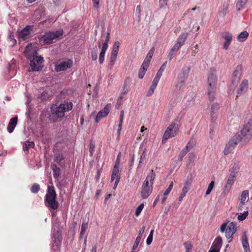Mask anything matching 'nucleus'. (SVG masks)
Segmentation results:
<instances>
[{
    "instance_id": "f257e3e1",
    "label": "nucleus",
    "mask_w": 252,
    "mask_h": 252,
    "mask_svg": "<svg viewBox=\"0 0 252 252\" xmlns=\"http://www.w3.org/2000/svg\"><path fill=\"white\" fill-rule=\"evenodd\" d=\"M72 106V103L68 101H65L64 103H61L59 106H52L51 107L49 120L53 123L61 121L64 117V113L71 110Z\"/></svg>"
},
{
    "instance_id": "f03ea898",
    "label": "nucleus",
    "mask_w": 252,
    "mask_h": 252,
    "mask_svg": "<svg viewBox=\"0 0 252 252\" xmlns=\"http://www.w3.org/2000/svg\"><path fill=\"white\" fill-rule=\"evenodd\" d=\"M217 76L216 69L211 68L208 74L207 80V90L210 100L213 101L215 99V93L217 89Z\"/></svg>"
},
{
    "instance_id": "7ed1b4c3",
    "label": "nucleus",
    "mask_w": 252,
    "mask_h": 252,
    "mask_svg": "<svg viewBox=\"0 0 252 252\" xmlns=\"http://www.w3.org/2000/svg\"><path fill=\"white\" fill-rule=\"evenodd\" d=\"M235 138H237L241 145L249 142L252 138V121L246 124L240 132L235 135Z\"/></svg>"
},
{
    "instance_id": "20e7f679",
    "label": "nucleus",
    "mask_w": 252,
    "mask_h": 252,
    "mask_svg": "<svg viewBox=\"0 0 252 252\" xmlns=\"http://www.w3.org/2000/svg\"><path fill=\"white\" fill-rule=\"evenodd\" d=\"M155 177V173L153 170H151L150 173L147 175L142 186L141 196L143 199L147 198L151 193L153 190V181Z\"/></svg>"
},
{
    "instance_id": "39448f33",
    "label": "nucleus",
    "mask_w": 252,
    "mask_h": 252,
    "mask_svg": "<svg viewBox=\"0 0 252 252\" xmlns=\"http://www.w3.org/2000/svg\"><path fill=\"white\" fill-rule=\"evenodd\" d=\"M56 197L57 194L54 187L52 186H49L45 196V206L53 210H56L59 207V203L56 200Z\"/></svg>"
},
{
    "instance_id": "423d86ee",
    "label": "nucleus",
    "mask_w": 252,
    "mask_h": 252,
    "mask_svg": "<svg viewBox=\"0 0 252 252\" xmlns=\"http://www.w3.org/2000/svg\"><path fill=\"white\" fill-rule=\"evenodd\" d=\"M63 31L62 30L47 32L39 38V43L42 45L50 44L54 42V40L56 41L60 36L63 35Z\"/></svg>"
},
{
    "instance_id": "0eeeda50",
    "label": "nucleus",
    "mask_w": 252,
    "mask_h": 252,
    "mask_svg": "<svg viewBox=\"0 0 252 252\" xmlns=\"http://www.w3.org/2000/svg\"><path fill=\"white\" fill-rule=\"evenodd\" d=\"M236 223L231 222L227 225V223L225 222L222 224L220 227L221 232H225V236L227 239L232 238L233 235L236 231Z\"/></svg>"
},
{
    "instance_id": "6e6552de",
    "label": "nucleus",
    "mask_w": 252,
    "mask_h": 252,
    "mask_svg": "<svg viewBox=\"0 0 252 252\" xmlns=\"http://www.w3.org/2000/svg\"><path fill=\"white\" fill-rule=\"evenodd\" d=\"M178 125L174 123H171L165 131L162 137V142H164L167 139L176 136L178 133Z\"/></svg>"
},
{
    "instance_id": "1a4fd4ad",
    "label": "nucleus",
    "mask_w": 252,
    "mask_h": 252,
    "mask_svg": "<svg viewBox=\"0 0 252 252\" xmlns=\"http://www.w3.org/2000/svg\"><path fill=\"white\" fill-rule=\"evenodd\" d=\"M190 68L189 67H185L182 69L179 73L177 78V82L176 85V89L180 90L184 85L189 72Z\"/></svg>"
},
{
    "instance_id": "9d476101",
    "label": "nucleus",
    "mask_w": 252,
    "mask_h": 252,
    "mask_svg": "<svg viewBox=\"0 0 252 252\" xmlns=\"http://www.w3.org/2000/svg\"><path fill=\"white\" fill-rule=\"evenodd\" d=\"M30 67L29 71H35L41 69L43 66V58L41 57L36 56L35 58L30 60Z\"/></svg>"
},
{
    "instance_id": "9b49d317",
    "label": "nucleus",
    "mask_w": 252,
    "mask_h": 252,
    "mask_svg": "<svg viewBox=\"0 0 252 252\" xmlns=\"http://www.w3.org/2000/svg\"><path fill=\"white\" fill-rule=\"evenodd\" d=\"M72 64L73 62L70 59H66L64 61H60L56 63L55 65V70L57 71H64L67 68L71 67Z\"/></svg>"
},
{
    "instance_id": "f8f14e48",
    "label": "nucleus",
    "mask_w": 252,
    "mask_h": 252,
    "mask_svg": "<svg viewBox=\"0 0 252 252\" xmlns=\"http://www.w3.org/2000/svg\"><path fill=\"white\" fill-rule=\"evenodd\" d=\"M237 140L238 139L237 138H235V136L234 135L226 144L223 151V153L225 155L230 154L235 149L236 146L238 143H240V142Z\"/></svg>"
},
{
    "instance_id": "ddd939ff",
    "label": "nucleus",
    "mask_w": 252,
    "mask_h": 252,
    "mask_svg": "<svg viewBox=\"0 0 252 252\" xmlns=\"http://www.w3.org/2000/svg\"><path fill=\"white\" fill-rule=\"evenodd\" d=\"M110 32H107L106 40L105 42L102 44V47L101 48V52L99 56V63L100 64H102L103 63L105 54L108 47V42L110 39Z\"/></svg>"
},
{
    "instance_id": "4468645a",
    "label": "nucleus",
    "mask_w": 252,
    "mask_h": 252,
    "mask_svg": "<svg viewBox=\"0 0 252 252\" xmlns=\"http://www.w3.org/2000/svg\"><path fill=\"white\" fill-rule=\"evenodd\" d=\"M111 107V105L110 103L107 104L104 108L100 111L96 115L95 118V122L97 123L99 122V121L103 118L107 116L109 113L110 109Z\"/></svg>"
},
{
    "instance_id": "2eb2a0df",
    "label": "nucleus",
    "mask_w": 252,
    "mask_h": 252,
    "mask_svg": "<svg viewBox=\"0 0 252 252\" xmlns=\"http://www.w3.org/2000/svg\"><path fill=\"white\" fill-rule=\"evenodd\" d=\"M242 70V65H238L236 66V69L234 71L233 74V79L232 80V84L236 86L239 82L240 77L241 76V72Z\"/></svg>"
},
{
    "instance_id": "dca6fc26",
    "label": "nucleus",
    "mask_w": 252,
    "mask_h": 252,
    "mask_svg": "<svg viewBox=\"0 0 252 252\" xmlns=\"http://www.w3.org/2000/svg\"><path fill=\"white\" fill-rule=\"evenodd\" d=\"M32 26H27L22 30L18 32V36L19 38L26 40L29 38L31 31L32 30Z\"/></svg>"
},
{
    "instance_id": "f3484780",
    "label": "nucleus",
    "mask_w": 252,
    "mask_h": 252,
    "mask_svg": "<svg viewBox=\"0 0 252 252\" xmlns=\"http://www.w3.org/2000/svg\"><path fill=\"white\" fill-rule=\"evenodd\" d=\"M25 53L29 60L38 56L36 51L32 45H28L26 47Z\"/></svg>"
},
{
    "instance_id": "a211bd4d",
    "label": "nucleus",
    "mask_w": 252,
    "mask_h": 252,
    "mask_svg": "<svg viewBox=\"0 0 252 252\" xmlns=\"http://www.w3.org/2000/svg\"><path fill=\"white\" fill-rule=\"evenodd\" d=\"M222 37L225 40L224 43L223 48L225 50H227L232 40V35L229 32H225L222 34Z\"/></svg>"
},
{
    "instance_id": "6ab92c4d",
    "label": "nucleus",
    "mask_w": 252,
    "mask_h": 252,
    "mask_svg": "<svg viewBox=\"0 0 252 252\" xmlns=\"http://www.w3.org/2000/svg\"><path fill=\"white\" fill-rule=\"evenodd\" d=\"M219 107V104L217 103L213 104L211 107V119L213 122L217 119L216 113Z\"/></svg>"
},
{
    "instance_id": "aec40b11",
    "label": "nucleus",
    "mask_w": 252,
    "mask_h": 252,
    "mask_svg": "<svg viewBox=\"0 0 252 252\" xmlns=\"http://www.w3.org/2000/svg\"><path fill=\"white\" fill-rule=\"evenodd\" d=\"M222 244V238L220 236H218L214 240L211 248L220 251Z\"/></svg>"
},
{
    "instance_id": "412c9836",
    "label": "nucleus",
    "mask_w": 252,
    "mask_h": 252,
    "mask_svg": "<svg viewBox=\"0 0 252 252\" xmlns=\"http://www.w3.org/2000/svg\"><path fill=\"white\" fill-rule=\"evenodd\" d=\"M17 121L18 118L17 117L12 118L10 119L7 126V130L9 133L13 132L17 125Z\"/></svg>"
},
{
    "instance_id": "4be33fe9",
    "label": "nucleus",
    "mask_w": 252,
    "mask_h": 252,
    "mask_svg": "<svg viewBox=\"0 0 252 252\" xmlns=\"http://www.w3.org/2000/svg\"><path fill=\"white\" fill-rule=\"evenodd\" d=\"M118 177H120V179L121 178L120 170L117 164H115L111 174V182H113L115 179L117 180Z\"/></svg>"
},
{
    "instance_id": "5701e85b",
    "label": "nucleus",
    "mask_w": 252,
    "mask_h": 252,
    "mask_svg": "<svg viewBox=\"0 0 252 252\" xmlns=\"http://www.w3.org/2000/svg\"><path fill=\"white\" fill-rule=\"evenodd\" d=\"M242 242L243 247L245 250V252H251L248 237L246 233H244L242 236Z\"/></svg>"
},
{
    "instance_id": "b1692460",
    "label": "nucleus",
    "mask_w": 252,
    "mask_h": 252,
    "mask_svg": "<svg viewBox=\"0 0 252 252\" xmlns=\"http://www.w3.org/2000/svg\"><path fill=\"white\" fill-rule=\"evenodd\" d=\"M248 87V81L247 80H244L240 85L238 91V94H241L247 90Z\"/></svg>"
},
{
    "instance_id": "393cba45",
    "label": "nucleus",
    "mask_w": 252,
    "mask_h": 252,
    "mask_svg": "<svg viewBox=\"0 0 252 252\" xmlns=\"http://www.w3.org/2000/svg\"><path fill=\"white\" fill-rule=\"evenodd\" d=\"M249 200V191L248 190H244L240 196V202L246 203Z\"/></svg>"
},
{
    "instance_id": "a878e982",
    "label": "nucleus",
    "mask_w": 252,
    "mask_h": 252,
    "mask_svg": "<svg viewBox=\"0 0 252 252\" xmlns=\"http://www.w3.org/2000/svg\"><path fill=\"white\" fill-rule=\"evenodd\" d=\"M153 55V51H152V50H150L143 63L144 66L146 67V65H149Z\"/></svg>"
},
{
    "instance_id": "bb28decb",
    "label": "nucleus",
    "mask_w": 252,
    "mask_h": 252,
    "mask_svg": "<svg viewBox=\"0 0 252 252\" xmlns=\"http://www.w3.org/2000/svg\"><path fill=\"white\" fill-rule=\"evenodd\" d=\"M248 0H238L236 4L237 10L238 11H240L243 9L245 7Z\"/></svg>"
},
{
    "instance_id": "cd10ccee",
    "label": "nucleus",
    "mask_w": 252,
    "mask_h": 252,
    "mask_svg": "<svg viewBox=\"0 0 252 252\" xmlns=\"http://www.w3.org/2000/svg\"><path fill=\"white\" fill-rule=\"evenodd\" d=\"M188 35L187 33H185L181 35L177 39L176 43L181 46L183 45L187 38Z\"/></svg>"
},
{
    "instance_id": "c85d7f7f",
    "label": "nucleus",
    "mask_w": 252,
    "mask_h": 252,
    "mask_svg": "<svg viewBox=\"0 0 252 252\" xmlns=\"http://www.w3.org/2000/svg\"><path fill=\"white\" fill-rule=\"evenodd\" d=\"M248 36L249 33L247 31H244L238 35L237 39L240 42H243L246 40Z\"/></svg>"
},
{
    "instance_id": "c756f323",
    "label": "nucleus",
    "mask_w": 252,
    "mask_h": 252,
    "mask_svg": "<svg viewBox=\"0 0 252 252\" xmlns=\"http://www.w3.org/2000/svg\"><path fill=\"white\" fill-rule=\"evenodd\" d=\"M196 143V140L194 138H191L184 149H187V151L189 152L195 146Z\"/></svg>"
},
{
    "instance_id": "7c9ffc66",
    "label": "nucleus",
    "mask_w": 252,
    "mask_h": 252,
    "mask_svg": "<svg viewBox=\"0 0 252 252\" xmlns=\"http://www.w3.org/2000/svg\"><path fill=\"white\" fill-rule=\"evenodd\" d=\"M51 168L53 171L54 177L57 179L60 175V168L58 167L56 164L51 165Z\"/></svg>"
},
{
    "instance_id": "2f4dec72",
    "label": "nucleus",
    "mask_w": 252,
    "mask_h": 252,
    "mask_svg": "<svg viewBox=\"0 0 252 252\" xmlns=\"http://www.w3.org/2000/svg\"><path fill=\"white\" fill-rule=\"evenodd\" d=\"M236 172H231L229 175V176L228 177L226 183L232 186L234 182V179L236 177Z\"/></svg>"
},
{
    "instance_id": "473e14b6",
    "label": "nucleus",
    "mask_w": 252,
    "mask_h": 252,
    "mask_svg": "<svg viewBox=\"0 0 252 252\" xmlns=\"http://www.w3.org/2000/svg\"><path fill=\"white\" fill-rule=\"evenodd\" d=\"M228 4L227 3H224L222 5L219 12V15L221 17H224L226 14L227 9L228 8Z\"/></svg>"
},
{
    "instance_id": "72a5a7b5",
    "label": "nucleus",
    "mask_w": 252,
    "mask_h": 252,
    "mask_svg": "<svg viewBox=\"0 0 252 252\" xmlns=\"http://www.w3.org/2000/svg\"><path fill=\"white\" fill-rule=\"evenodd\" d=\"M63 159V156L62 153H58L55 155L54 161L58 164L61 165L62 161Z\"/></svg>"
},
{
    "instance_id": "f704fd0d",
    "label": "nucleus",
    "mask_w": 252,
    "mask_h": 252,
    "mask_svg": "<svg viewBox=\"0 0 252 252\" xmlns=\"http://www.w3.org/2000/svg\"><path fill=\"white\" fill-rule=\"evenodd\" d=\"M34 146V142L32 141H27L23 146L24 151H28L30 148H33Z\"/></svg>"
},
{
    "instance_id": "c9c22d12",
    "label": "nucleus",
    "mask_w": 252,
    "mask_h": 252,
    "mask_svg": "<svg viewBox=\"0 0 252 252\" xmlns=\"http://www.w3.org/2000/svg\"><path fill=\"white\" fill-rule=\"evenodd\" d=\"M166 63H167V62H165L160 67V69L158 70V71L157 74H156V76L155 78H157L158 79H160V77L162 75V72L164 71L165 67H166Z\"/></svg>"
},
{
    "instance_id": "e433bc0d",
    "label": "nucleus",
    "mask_w": 252,
    "mask_h": 252,
    "mask_svg": "<svg viewBox=\"0 0 252 252\" xmlns=\"http://www.w3.org/2000/svg\"><path fill=\"white\" fill-rule=\"evenodd\" d=\"M91 57L93 61H96L97 59V48L94 47L91 52Z\"/></svg>"
},
{
    "instance_id": "4c0bfd02",
    "label": "nucleus",
    "mask_w": 252,
    "mask_h": 252,
    "mask_svg": "<svg viewBox=\"0 0 252 252\" xmlns=\"http://www.w3.org/2000/svg\"><path fill=\"white\" fill-rule=\"evenodd\" d=\"M149 65H146V67L143 66V63L142 64L141 68L142 70H140L139 72L138 77L140 79H142L145 74L146 71L147 70Z\"/></svg>"
},
{
    "instance_id": "58836bf2",
    "label": "nucleus",
    "mask_w": 252,
    "mask_h": 252,
    "mask_svg": "<svg viewBox=\"0 0 252 252\" xmlns=\"http://www.w3.org/2000/svg\"><path fill=\"white\" fill-rule=\"evenodd\" d=\"M61 245V241L59 239H55L53 244L52 248L55 251L58 250Z\"/></svg>"
},
{
    "instance_id": "ea45409f",
    "label": "nucleus",
    "mask_w": 252,
    "mask_h": 252,
    "mask_svg": "<svg viewBox=\"0 0 252 252\" xmlns=\"http://www.w3.org/2000/svg\"><path fill=\"white\" fill-rule=\"evenodd\" d=\"M87 227H88V223L86 222L85 221H83L82 226H81V232H80V237L81 238H82L83 235L86 232Z\"/></svg>"
},
{
    "instance_id": "a19ab883",
    "label": "nucleus",
    "mask_w": 252,
    "mask_h": 252,
    "mask_svg": "<svg viewBox=\"0 0 252 252\" xmlns=\"http://www.w3.org/2000/svg\"><path fill=\"white\" fill-rule=\"evenodd\" d=\"M146 149H145L144 150V151L143 152L142 155H141V157H140V160H139V164H138V165L137 166V168L138 169H139L141 168V164L143 163V162L146 159Z\"/></svg>"
},
{
    "instance_id": "79ce46f5",
    "label": "nucleus",
    "mask_w": 252,
    "mask_h": 252,
    "mask_svg": "<svg viewBox=\"0 0 252 252\" xmlns=\"http://www.w3.org/2000/svg\"><path fill=\"white\" fill-rule=\"evenodd\" d=\"M141 240V238H140V237H136L131 252H136L135 250L137 248Z\"/></svg>"
},
{
    "instance_id": "37998d69",
    "label": "nucleus",
    "mask_w": 252,
    "mask_h": 252,
    "mask_svg": "<svg viewBox=\"0 0 252 252\" xmlns=\"http://www.w3.org/2000/svg\"><path fill=\"white\" fill-rule=\"evenodd\" d=\"M40 189V186L38 184H34L31 188V191L32 193H37Z\"/></svg>"
},
{
    "instance_id": "c03bdc74",
    "label": "nucleus",
    "mask_w": 252,
    "mask_h": 252,
    "mask_svg": "<svg viewBox=\"0 0 252 252\" xmlns=\"http://www.w3.org/2000/svg\"><path fill=\"white\" fill-rule=\"evenodd\" d=\"M159 81V79L155 78L152 82V85L150 86V89L152 91H155V90L156 89Z\"/></svg>"
},
{
    "instance_id": "a18cd8bd",
    "label": "nucleus",
    "mask_w": 252,
    "mask_h": 252,
    "mask_svg": "<svg viewBox=\"0 0 252 252\" xmlns=\"http://www.w3.org/2000/svg\"><path fill=\"white\" fill-rule=\"evenodd\" d=\"M154 232V230L152 229L151 231L150 234L147 239L146 243L148 245H150L152 242Z\"/></svg>"
},
{
    "instance_id": "49530a36",
    "label": "nucleus",
    "mask_w": 252,
    "mask_h": 252,
    "mask_svg": "<svg viewBox=\"0 0 252 252\" xmlns=\"http://www.w3.org/2000/svg\"><path fill=\"white\" fill-rule=\"evenodd\" d=\"M248 214H249L248 211H246L244 212L243 214H241V215H238V216L237 217V219L239 220H241V221L244 220L247 217V216H248Z\"/></svg>"
},
{
    "instance_id": "de8ad7c7",
    "label": "nucleus",
    "mask_w": 252,
    "mask_h": 252,
    "mask_svg": "<svg viewBox=\"0 0 252 252\" xmlns=\"http://www.w3.org/2000/svg\"><path fill=\"white\" fill-rule=\"evenodd\" d=\"M188 152L187 149H183L180 153L178 160L179 161H181L183 157L187 154Z\"/></svg>"
},
{
    "instance_id": "09e8293b",
    "label": "nucleus",
    "mask_w": 252,
    "mask_h": 252,
    "mask_svg": "<svg viewBox=\"0 0 252 252\" xmlns=\"http://www.w3.org/2000/svg\"><path fill=\"white\" fill-rule=\"evenodd\" d=\"M144 204L141 203L137 207V208L136 209L135 213V215L136 216H138L140 214L142 210L144 208Z\"/></svg>"
},
{
    "instance_id": "8fccbe9b",
    "label": "nucleus",
    "mask_w": 252,
    "mask_h": 252,
    "mask_svg": "<svg viewBox=\"0 0 252 252\" xmlns=\"http://www.w3.org/2000/svg\"><path fill=\"white\" fill-rule=\"evenodd\" d=\"M94 147H95L94 143L93 141H91L90 142V145H89V152H90V155L91 156H93V153L94 150Z\"/></svg>"
},
{
    "instance_id": "3c124183",
    "label": "nucleus",
    "mask_w": 252,
    "mask_h": 252,
    "mask_svg": "<svg viewBox=\"0 0 252 252\" xmlns=\"http://www.w3.org/2000/svg\"><path fill=\"white\" fill-rule=\"evenodd\" d=\"M214 184H215V183H214V181H211V183L209 184V185L205 193L206 195H207L210 193L213 188H214Z\"/></svg>"
},
{
    "instance_id": "603ef678",
    "label": "nucleus",
    "mask_w": 252,
    "mask_h": 252,
    "mask_svg": "<svg viewBox=\"0 0 252 252\" xmlns=\"http://www.w3.org/2000/svg\"><path fill=\"white\" fill-rule=\"evenodd\" d=\"M184 245L186 248V252H189L192 248V245L190 242H186L184 243Z\"/></svg>"
},
{
    "instance_id": "864d4df0",
    "label": "nucleus",
    "mask_w": 252,
    "mask_h": 252,
    "mask_svg": "<svg viewBox=\"0 0 252 252\" xmlns=\"http://www.w3.org/2000/svg\"><path fill=\"white\" fill-rule=\"evenodd\" d=\"M173 187V183L172 182H171L170 184L169 185L168 188L166 189V190L165 191L164 193V196H167L168 195V194L170 193V191L172 189Z\"/></svg>"
},
{
    "instance_id": "5fc2aeb1",
    "label": "nucleus",
    "mask_w": 252,
    "mask_h": 252,
    "mask_svg": "<svg viewBox=\"0 0 252 252\" xmlns=\"http://www.w3.org/2000/svg\"><path fill=\"white\" fill-rule=\"evenodd\" d=\"M117 56H116V55L111 54V56H110V67H112L113 66V65L115 63V62L116 61Z\"/></svg>"
},
{
    "instance_id": "6e6d98bb",
    "label": "nucleus",
    "mask_w": 252,
    "mask_h": 252,
    "mask_svg": "<svg viewBox=\"0 0 252 252\" xmlns=\"http://www.w3.org/2000/svg\"><path fill=\"white\" fill-rule=\"evenodd\" d=\"M117 56H116V55L111 54V56H110V67H112L113 66V65L115 63V62L116 61Z\"/></svg>"
},
{
    "instance_id": "4d7b16f0",
    "label": "nucleus",
    "mask_w": 252,
    "mask_h": 252,
    "mask_svg": "<svg viewBox=\"0 0 252 252\" xmlns=\"http://www.w3.org/2000/svg\"><path fill=\"white\" fill-rule=\"evenodd\" d=\"M181 47V45L178 44V43H176L174 45V46L171 49V52H173L174 53L177 52L180 47Z\"/></svg>"
},
{
    "instance_id": "13d9d810",
    "label": "nucleus",
    "mask_w": 252,
    "mask_h": 252,
    "mask_svg": "<svg viewBox=\"0 0 252 252\" xmlns=\"http://www.w3.org/2000/svg\"><path fill=\"white\" fill-rule=\"evenodd\" d=\"M123 99V96L120 95L118 99V100H117V102L116 103V107L118 109L119 108V107L121 106V105L122 104Z\"/></svg>"
},
{
    "instance_id": "bf43d9fd",
    "label": "nucleus",
    "mask_w": 252,
    "mask_h": 252,
    "mask_svg": "<svg viewBox=\"0 0 252 252\" xmlns=\"http://www.w3.org/2000/svg\"><path fill=\"white\" fill-rule=\"evenodd\" d=\"M120 44V43L118 41H115L113 45V50L118 52Z\"/></svg>"
},
{
    "instance_id": "052dcab7",
    "label": "nucleus",
    "mask_w": 252,
    "mask_h": 252,
    "mask_svg": "<svg viewBox=\"0 0 252 252\" xmlns=\"http://www.w3.org/2000/svg\"><path fill=\"white\" fill-rule=\"evenodd\" d=\"M192 180V179L191 176H190V177L189 178L188 177L187 179V180L185 183V187H189L190 188Z\"/></svg>"
},
{
    "instance_id": "680f3d73",
    "label": "nucleus",
    "mask_w": 252,
    "mask_h": 252,
    "mask_svg": "<svg viewBox=\"0 0 252 252\" xmlns=\"http://www.w3.org/2000/svg\"><path fill=\"white\" fill-rule=\"evenodd\" d=\"M189 190V188L187 187H184L182 190V192L181 193V194L182 195V196H186L187 193L188 192V191Z\"/></svg>"
},
{
    "instance_id": "e2e57ef3",
    "label": "nucleus",
    "mask_w": 252,
    "mask_h": 252,
    "mask_svg": "<svg viewBox=\"0 0 252 252\" xmlns=\"http://www.w3.org/2000/svg\"><path fill=\"white\" fill-rule=\"evenodd\" d=\"M124 111H121L120 116V119H119V125H122L123 124V119H124Z\"/></svg>"
},
{
    "instance_id": "0e129e2a",
    "label": "nucleus",
    "mask_w": 252,
    "mask_h": 252,
    "mask_svg": "<svg viewBox=\"0 0 252 252\" xmlns=\"http://www.w3.org/2000/svg\"><path fill=\"white\" fill-rule=\"evenodd\" d=\"M145 229V226H143L140 229V230L139 231V233H138V235L137 237H140V238H142V235H143V233H144Z\"/></svg>"
},
{
    "instance_id": "69168bd1",
    "label": "nucleus",
    "mask_w": 252,
    "mask_h": 252,
    "mask_svg": "<svg viewBox=\"0 0 252 252\" xmlns=\"http://www.w3.org/2000/svg\"><path fill=\"white\" fill-rule=\"evenodd\" d=\"M232 187V185H229L227 183H226V185L224 187V191L225 192H228L229 190L231 189Z\"/></svg>"
},
{
    "instance_id": "338daca9",
    "label": "nucleus",
    "mask_w": 252,
    "mask_h": 252,
    "mask_svg": "<svg viewBox=\"0 0 252 252\" xmlns=\"http://www.w3.org/2000/svg\"><path fill=\"white\" fill-rule=\"evenodd\" d=\"M195 157V155L193 153H189L188 155V158L190 162H191Z\"/></svg>"
},
{
    "instance_id": "774afa93",
    "label": "nucleus",
    "mask_w": 252,
    "mask_h": 252,
    "mask_svg": "<svg viewBox=\"0 0 252 252\" xmlns=\"http://www.w3.org/2000/svg\"><path fill=\"white\" fill-rule=\"evenodd\" d=\"M174 52H171V51L170 50L169 53H168V56H167V58L168 59L171 61L172 60L173 57H174Z\"/></svg>"
}]
</instances>
